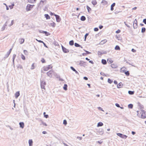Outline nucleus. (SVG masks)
<instances>
[{"label":"nucleus","instance_id":"f257e3e1","mask_svg":"<svg viewBox=\"0 0 146 146\" xmlns=\"http://www.w3.org/2000/svg\"><path fill=\"white\" fill-rule=\"evenodd\" d=\"M137 115L142 119L146 118V111L145 110L141 109L139 111H137Z\"/></svg>","mask_w":146,"mask_h":146},{"label":"nucleus","instance_id":"f03ea898","mask_svg":"<svg viewBox=\"0 0 146 146\" xmlns=\"http://www.w3.org/2000/svg\"><path fill=\"white\" fill-rule=\"evenodd\" d=\"M52 68V66L50 65L46 66H44L43 68V70L45 71H46Z\"/></svg>","mask_w":146,"mask_h":146},{"label":"nucleus","instance_id":"7ed1b4c3","mask_svg":"<svg viewBox=\"0 0 146 146\" xmlns=\"http://www.w3.org/2000/svg\"><path fill=\"white\" fill-rule=\"evenodd\" d=\"M117 135L119 136L121 138L123 139H126L127 136L125 135H123L120 133H117Z\"/></svg>","mask_w":146,"mask_h":146},{"label":"nucleus","instance_id":"20e7f679","mask_svg":"<svg viewBox=\"0 0 146 146\" xmlns=\"http://www.w3.org/2000/svg\"><path fill=\"white\" fill-rule=\"evenodd\" d=\"M33 5H31L30 4L27 5L26 7V9L27 11H30L31 9L33 8Z\"/></svg>","mask_w":146,"mask_h":146},{"label":"nucleus","instance_id":"39448f33","mask_svg":"<svg viewBox=\"0 0 146 146\" xmlns=\"http://www.w3.org/2000/svg\"><path fill=\"white\" fill-rule=\"evenodd\" d=\"M46 83L44 81H42L41 83V87L42 89L45 90V85Z\"/></svg>","mask_w":146,"mask_h":146},{"label":"nucleus","instance_id":"423d86ee","mask_svg":"<svg viewBox=\"0 0 146 146\" xmlns=\"http://www.w3.org/2000/svg\"><path fill=\"white\" fill-rule=\"evenodd\" d=\"M53 72L52 71L50 70L47 72V74L50 77H51L53 75Z\"/></svg>","mask_w":146,"mask_h":146},{"label":"nucleus","instance_id":"0eeeda50","mask_svg":"<svg viewBox=\"0 0 146 146\" xmlns=\"http://www.w3.org/2000/svg\"><path fill=\"white\" fill-rule=\"evenodd\" d=\"M55 16L56 17V21L58 22H60L61 20L60 17L57 15H55Z\"/></svg>","mask_w":146,"mask_h":146},{"label":"nucleus","instance_id":"6e6552de","mask_svg":"<svg viewBox=\"0 0 146 146\" xmlns=\"http://www.w3.org/2000/svg\"><path fill=\"white\" fill-rule=\"evenodd\" d=\"M12 50V48H11L9 50V51L8 52H7V54L5 55V57L6 58L8 57V56H9V55H10V54L11 53V52Z\"/></svg>","mask_w":146,"mask_h":146},{"label":"nucleus","instance_id":"1a4fd4ad","mask_svg":"<svg viewBox=\"0 0 146 146\" xmlns=\"http://www.w3.org/2000/svg\"><path fill=\"white\" fill-rule=\"evenodd\" d=\"M133 26L134 27H137V21L136 19H135L134 21Z\"/></svg>","mask_w":146,"mask_h":146},{"label":"nucleus","instance_id":"9d476101","mask_svg":"<svg viewBox=\"0 0 146 146\" xmlns=\"http://www.w3.org/2000/svg\"><path fill=\"white\" fill-rule=\"evenodd\" d=\"M20 127L22 128H23L24 126V124L23 122H20L19 123Z\"/></svg>","mask_w":146,"mask_h":146},{"label":"nucleus","instance_id":"9b49d317","mask_svg":"<svg viewBox=\"0 0 146 146\" xmlns=\"http://www.w3.org/2000/svg\"><path fill=\"white\" fill-rule=\"evenodd\" d=\"M20 95V93L19 92H16L15 94V97L16 98H17Z\"/></svg>","mask_w":146,"mask_h":146},{"label":"nucleus","instance_id":"f8f14e48","mask_svg":"<svg viewBox=\"0 0 146 146\" xmlns=\"http://www.w3.org/2000/svg\"><path fill=\"white\" fill-rule=\"evenodd\" d=\"M101 3L103 5H107L108 4V2L107 1L104 0H103L101 2Z\"/></svg>","mask_w":146,"mask_h":146},{"label":"nucleus","instance_id":"ddd939ff","mask_svg":"<svg viewBox=\"0 0 146 146\" xmlns=\"http://www.w3.org/2000/svg\"><path fill=\"white\" fill-rule=\"evenodd\" d=\"M123 86V84L122 83L120 82L117 85V87L118 88H120L122 87Z\"/></svg>","mask_w":146,"mask_h":146},{"label":"nucleus","instance_id":"4468645a","mask_svg":"<svg viewBox=\"0 0 146 146\" xmlns=\"http://www.w3.org/2000/svg\"><path fill=\"white\" fill-rule=\"evenodd\" d=\"M115 5V3H113L111 5V10L112 11L113 10V7Z\"/></svg>","mask_w":146,"mask_h":146},{"label":"nucleus","instance_id":"2eb2a0df","mask_svg":"<svg viewBox=\"0 0 146 146\" xmlns=\"http://www.w3.org/2000/svg\"><path fill=\"white\" fill-rule=\"evenodd\" d=\"M56 25V23L53 21L50 23V26L53 27H54Z\"/></svg>","mask_w":146,"mask_h":146},{"label":"nucleus","instance_id":"dca6fc26","mask_svg":"<svg viewBox=\"0 0 146 146\" xmlns=\"http://www.w3.org/2000/svg\"><path fill=\"white\" fill-rule=\"evenodd\" d=\"M62 50L65 53L68 52L69 51L65 48L62 47Z\"/></svg>","mask_w":146,"mask_h":146},{"label":"nucleus","instance_id":"f3484780","mask_svg":"<svg viewBox=\"0 0 146 146\" xmlns=\"http://www.w3.org/2000/svg\"><path fill=\"white\" fill-rule=\"evenodd\" d=\"M104 53L105 54V53H106L105 52V53H104L102 51H99L98 52V55L99 56H101L102 54Z\"/></svg>","mask_w":146,"mask_h":146},{"label":"nucleus","instance_id":"a211bd4d","mask_svg":"<svg viewBox=\"0 0 146 146\" xmlns=\"http://www.w3.org/2000/svg\"><path fill=\"white\" fill-rule=\"evenodd\" d=\"M111 66L113 68H115L117 67V65L114 64H111Z\"/></svg>","mask_w":146,"mask_h":146},{"label":"nucleus","instance_id":"6ab92c4d","mask_svg":"<svg viewBox=\"0 0 146 146\" xmlns=\"http://www.w3.org/2000/svg\"><path fill=\"white\" fill-rule=\"evenodd\" d=\"M29 146H32L33 145V142L32 139H30L29 140Z\"/></svg>","mask_w":146,"mask_h":146},{"label":"nucleus","instance_id":"aec40b11","mask_svg":"<svg viewBox=\"0 0 146 146\" xmlns=\"http://www.w3.org/2000/svg\"><path fill=\"white\" fill-rule=\"evenodd\" d=\"M92 3L94 5H95L97 3V2L96 0H92Z\"/></svg>","mask_w":146,"mask_h":146},{"label":"nucleus","instance_id":"412c9836","mask_svg":"<svg viewBox=\"0 0 146 146\" xmlns=\"http://www.w3.org/2000/svg\"><path fill=\"white\" fill-rule=\"evenodd\" d=\"M126 70V68L125 67H123L121 69V71L122 72H125Z\"/></svg>","mask_w":146,"mask_h":146},{"label":"nucleus","instance_id":"4be33fe9","mask_svg":"<svg viewBox=\"0 0 146 146\" xmlns=\"http://www.w3.org/2000/svg\"><path fill=\"white\" fill-rule=\"evenodd\" d=\"M115 49L116 50H120V48L119 46L117 45L115 47Z\"/></svg>","mask_w":146,"mask_h":146},{"label":"nucleus","instance_id":"5701e85b","mask_svg":"<svg viewBox=\"0 0 146 146\" xmlns=\"http://www.w3.org/2000/svg\"><path fill=\"white\" fill-rule=\"evenodd\" d=\"M70 68L72 70L75 72L76 73H78V72L73 67L71 66Z\"/></svg>","mask_w":146,"mask_h":146},{"label":"nucleus","instance_id":"b1692460","mask_svg":"<svg viewBox=\"0 0 146 146\" xmlns=\"http://www.w3.org/2000/svg\"><path fill=\"white\" fill-rule=\"evenodd\" d=\"M102 62L104 64H106L107 63L106 60L104 59H102Z\"/></svg>","mask_w":146,"mask_h":146},{"label":"nucleus","instance_id":"393cba45","mask_svg":"<svg viewBox=\"0 0 146 146\" xmlns=\"http://www.w3.org/2000/svg\"><path fill=\"white\" fill-rule=\"evenodd\" d=\"M103 125V123L101 122H100L98 123L97 127L102 126Z\"/></svg>","mask_w":146,"mask_h":146},{"label":"nucleus","instance_id":"a878e982","mask_svg":"<svg viewBox=\"0 0 146 146\" xmlns=\"http://www.w3.org/2000/svg\"><path fill=\"white\" fill-rule=\"evenodd\" d=\"M20 43L21 44H22L25 41L24 39V38H21L20 39Z\"/></svg>","mask_w":146,"mask_h":146},{"label":"nucleus","instance_id":"bb28decb","mask_svg":"<svg viewBox=\"0 0 146 146\" xmlns=\"http://www.w3.org/2000/svg\"><path fill=\"white\" fill-rule=\"evenodd\" d=\"M45 17L46 18V19H50V17L49 16V15L48 14H45L44 15Z\"/></svg>","mask_w":146,"mask_h":146},{"label":"nucleus","instance_id":"cd10ccee","mask_svg":"<svg viewBox=\"0 0 146 146\" xmlns=\"http://www.w3.org/2000/svg\"><path fill=\"white\" fill-rule=\"evenodd\" d=\"M67 85L66 84H65L63 87V89L64 90H67Z\"/></svg>","mask_w":146,"mask_h":146},{"label":"nucleus","instance_id":"c85d7f7f","mask_svg":"<svg viewBox=\"0 0 146 146\" xmlns=\"http://www.w3.org/2000/svg\"><path fill=\"white\" fill-rule=\"evenodd\" d=\"M81 20L82 21H84L86 20V18L84 16H82L81 17Z\"/></svg>","mask_w":146,"mask_h":146},{"label":"nucleus","instance_id":"c756f323","mask_svg":"<svg viewBox=\"0 0 146 146\" xmlns=\"http://www.w3.org/2000/svg\"><path fill=\"white\" fill-rule=\"evenodd\" d=\"M108 82L110 84L111 83H112V82H113L112 80H111L110 78H109L108 79Z\"/></svg>","mask_w":146,"mask_h":146},{"label":"nucleus","instance_id":"7c9ffc66","mask_svg":"<svg viewBox=\"0 0 146 146\" xmlns=\"http://www.w3.org/2000/svg\"><path fill=\"white\" fill-rule=\"evenodd\" d=\"M74 44V41L72 40L70 41L69 42V44L71 45H73Z\"/></svg>","mask_w":146,"mask_h":146},{"label":"nucleus","instance_id":"2f4dec72","mask_svg":"<svg viewBox=\"0 0 146 146\" xmlns=\"http://www.w3.org/2000/svg\"><path fill=\"white\" fill-rule=\"evenodd\" d=\"M23 51H24V54L25 55H27L28 54V52L27 50H24Z\"/></svg>","mask_w":146,"mask_h":146},{"label":"nucleus","instance_id":"473e14b6","mask_svg":"<svg viewBox=\"0 0 146 146\" xmlns=\"http://www.w3.org/2000/svg\"><path fill=\"white\" fill-rule=\"evenodd\" d=\"M41 62L43 63H45L46 62V61L44 58H41Z\"/></svg>","mask_w":146,"mask_h":146},{"label":"nucleus","instance_id":"72a5a7b5","mask_svg":"<svg viewBox=\"0 0 146 146\" xmlns=\"http://www.w3.org/2000/svg\"><path fill=\"white\" fill-rule=\"evenodd\" d=\"M21 58L23 60H25V56L23 54L21 55Z\"/></svg>","mask_w":146,"mask_h":146},{"label":"nucleus","instance_id":"f704fd0d","mask_svg":"<svg viewBox=\"0 0 146 146\" xmlns=\"http://www.w3.org/2000/svg\"><path fill=\"white\" fill-rule=\"evenodd\" d=\"M128 93L130 94L133 95L134 93V92L129 91H128Z\"/></svg>","mask_w":146,"mask_h":146},{"label":"nucleus","instance_id":"c9c22d12","mask_svg":"<svg viewBox=\"0 0 146 146\" xmlns=\"http://www.w3.org/2000/svg\"><path fill=\"white\" fill-rule=\"evenodd\" d=\"M145 31V28L144 27L142 28L141 29V32L142 33H144Z\"/></svg>","mask_w":146,"mask_h":146},{"label":"nucleus","instance_id":"e433bc0d","mask_svg":"<svg viewBox=\"0 0 146 146\" xmlns=\"http://www.w3.org/2000/svg\"><path fill=\"white\" fill-rule=\"evenodd\" d=\"M125 74H126V75L127 76H129V71H127V72H125Z\"/></svg>","mask_w":146,"mask_h":146},{"label":"nucleus","instance_id":"4c0bfd02","mask_svg":"<svg viewBox=\"0 0 146 146\" xmlns=\"http://www.w3.org/2000/svg\"><path fill=\"white\" fill-rule=\"evenodd\" d=\"M74 45L76 47H81V46L80 45L76 43H75Z\"/></svg>","mask_w":146,"mask_h":146},{"label":"nucleus","instance_id":"58836bf2","mask_svg":"<svg viewBox=\"0 0 146 146\" xmlns=\"http://www.w3.org/2000/svg\"><path fill=\"white\" fill-rule=\"evenodd\" d=\"M128 107L130 108H132L133 107V105L132 104H129L128 105Z\"/></svg>","mask_w":146,"mask_h":146},{"label":"nucleus","instance_id":"ea45409f","mask_svg":"<svg viewBox=\"0 0 146 146\" xmlns=\"http://www.w3.org/2000/svg\"><path fill=\"white\" fill-rule=\"evenodd\" d=\"M14 5V4H12V5H9V7H10V8L11 9H13Z\"/></svg>","mask_w":146,"mask_h":146},{"label":"nucleus","instance_id":"a19ab883","mask_svg":"<svg viewBox=\"0 0 146 146\" xmlns=\"http://www.w3.org/2000/svg\"><path fill=\"white\" fill-rule=\"evenodd\" d=\"M87 8L88 9V12H89L91 10V9L88 6H87Z\"/></svg>","mask_w":146,"mask_h":146},{"label":"nucleus","instance_id":"79ce46f5","mask_svg":"<svg viewBox=\"0 0 146 146\" xmlns=\"http://www.w3.org/2000/svg\"><path fill=\"white\" fill-rule=\"evenodd\" d=\"M45 113H46L45 112H44V117H45L46 118H47L48 117V115H46Z\"/></svg>","mask_w":146,"mask_h":146},{"label":"nucleus","instance_id":"37998d69","mask_svg":"<svg viewBox=\"0 0 146 146\" xmlns=\"http://www.w3.org/2000/svg\"><path fill=\"white\" fill-rule=\"evenodd\" d=\"M63 124L65 125H66L67 124V123L66 120H64L63 121Z\"/></svg>","mask_w":146,"mask_h":146},{"label":"nucleus","instance_id":"c03bdc74","mask_svg":"<svg viewBox=\"0 0 146 146\" xmlns=\"http://www.w3.org/2000/svg\"><path fill=\"white\" fill-rule=\"evenodd\" d=\"M88 35V33H86L85 35V36H84V37H85L84 40L85 41L86 40V38L87 36Z\"/></svg>","mask_w":146,"mask_h":146},{"label":"nucleus","instance_id":"a18cd8bd","mask_svg":"<svg viewBox=\"0 0 146 146\" xmlns=\"http://www.w3.org/2000/svg\"><path fill=\"white\" fill-rule=\"evenodd\" d=\"M16 54L13 55V62H14L15 59V57H16Z\"/></svg>","mask_w":146,"mask_h":146},{"label":"nucleus","instance_id":"49530a36","mask_svg":"<svg viewBox=\"0 0 146 146\" xmlns=\"http://www.w3.org/2000/svg\"><path fill=\"white\" fill-rule=\"evenodd\" d=\"M50 14L51 15H56L54 13H52V12H50Z\"/></svg>","mask_w":146,"mask_h":146},{"label":"nucleus","instance_id":"de8ad7c7","mask_svg":"<svg viewBox=\"0 0 146 146\" xmlns=\"http://www.w3.org/2000/svg\"><path fill=\"white\" fill-rule=\"evenodd\" d=\"M36 41H38V42H40V43H43V42H44L43 41H42L41 40H37V39H36Z\"/></svg>","mask_w":146,"mask_h":146},{"label":"nucleus","instance_id":"09e8293b","mask_svg":"<svg viewBox=\"0 0 146 146\" xmlns=\"http://www.w3.org/2000/svg\"><path fill=\"white\" fill-rule=\"evenodd\" d=\"M94 30L95 31H98V28H94Z\"/></svg>","mask_w":146,"mask_h":146},{"label":"nucleus","instance_id":"8fccbe9b","mask_svg":"<svg viewBox=\"0 0 146 146\" xmlns=\"http://www.w3.org/2000/svg\"><path fill=\"white\" fill-rule=\"evenodd\" d=\"M34 68V64H32V66H31V69H33Z\"/></svg>","mask_w":146,"mask_h":146},{"label":"nucleus","instance_id":"3c124183","mask_svg":"<svg viewBox=\"0 0 146 146\" xmlns=\"http://www.w3.org/2000/svg\"><path fill=\"white\" fill-rule=\"evenodd\" d=\"M120 30L118 29L116 31V33H120Z\"/></svg>","mask_w":146,"mask_h":146},{"label":"nucleus","instance_id":"603ef678","mask_svg":"<svg viewBox=\"0 0 146 146\" xmlns=\"http://www.w3.org/2000/svg\"><path fill=\"white\" fill-rule=\"evenodd\" d=\"M115 105L117 107H118V108L120 107V106L117 103H116L115 104Z\"/></svg>","mask_w":146,"mask_h":146},{"label":"nucleus","instance_id":"864d4df0","mask_svg":"<svg viewBox=\"0 0 146 146\" xmlns=\"http://www.w3.org/2000/svg\"><path fill=\"white\" fill-rule=\"evenodd\" d=\"M131 51L133 52H136V50L133 48L131 50Z\"/></svg>","mask_w":146,"mask_h":146},{"label":"nucleus","instance_id":"5fc2aeb1","mask_svg":"<svg viewBox=\"0 0 146 146\" xmlns=\"http://www.w3.org/2000/svg\"><path fill=\"white\" fill-rule=\"evenodd\" d=\"M143 22L145 24H146V19H144Z\"/></svg>","mask_w":146,"mask_h":146},{"label":"nucleus","instance_id":"6e6d98bb","mask_svg":"<svg viewBox=\"0 0 146 146\" xmlns=\"http://www.w3.org/2000/svg\"><path fill=\"white\" fill-rule=\"evenodd\" d=\"M42 123L43 125L44 126H46L47 125L46 124V123H44L43 122H42Z\"/></svg>","mask_w":146,"mask_h":146},{"label":"nucleus","instance_id":"4d7b16f0","mask_svg":"<svg viewBox=\"0 0 146 146\" xmlns=\"http://www.w3.org/2000/svg\"><path fill=\"white\" fill-rule=\"evenodd\" d=\"M29 2L30 3H31L33 2V0H28Z\"/></svg>","mask_w":146,"mask_h":146},{"label":"nucleus","instance_id":"13d9d810","mask_svg":"<svg viewBox=\"0 0 146 146\" xmlns=\"http://www.w3.org/2000/svg\"><path fill=\"white\" fill-rule=\"evenodd\" d=\"M97 143H99L100 144H101L102 143V142L101 141H97Z\"/></svg>","mask_w":146,"mask_h":146},{"label":"nucleus","instance_id":"bf43d9fd","mask_svg":"<svg viewBox=\"0 0 146 146\" xmlns=\"http://www.w3.org/2000/svg\"><path fill=\"white\" fill-rule=\"evenodd\" d=\"M77 138L79 139L80 140H81L82 139V137H77Z\"/></svg>","mask_w":146,"mask_h":146},{"label":"nucleus","instance_id":"052dcab7","mask_svg":"<svg viewBox=\"0 0 146 146\" xmlns=\"http://www.w3.org/2000/svg\"><path fill=\"white\" fill-rule=\"evenodd\" d=\"M85 51L86 52V53L87 54H91V52L88 51H86V50H85Z\"/></svg>","mask_w":146,"mask_h":146},{"label":"nucleus","instance_id":"680f3d73","mask_svg":"<svg viewBox=\"0 0 146 146\" xmlns=\"http://www.w3.org/2000/svg\"><path fill=\"white\" fill-rule=\"evenodd\" d=\"M99 27L100 29H101L103 28V26L102 25H100L99 26Z\"/></svg>","mask_w":146,"mask_h":146},{"label":"nucleus","instance_id":"e2e57ef3","mask_svg":"<svg viewBox=\"0 0 146 146\" xmlns=\"http://www.w3.org/2000/svg\"><path fill=\"white\" fill-rule=\"evenodd\" d=\"M114 83L115 84H117V82L116 81H114Z\"/></svg>","mask_w":146,"mask_h":146},{"label":"nucleus","instance_id":"0e129e2a","mask_svg":"<svg viewBox=\"0 0 146 146\" xmlns=\"http://www.w3.org/2000/svg\"><path fill=\"white\" fill-rule=\"evenodd\" d=\"M84 79H85L86 80H87L88 79V78L87 77H84Z\"/></svg>","mask_w":146,"mask_h":146},{"label":"nucleus","instance_id":"69168bd1","mask_svg":"<svg viewBox=\"0 0 146 146\" xmlns=\"http://www.w3.org/2000/svg\"><path fill=\"white\" fill-rule=\"evenodd\" d=\"M42 133H43L44 134H46L47 133V132L46 131H42Z\"/></svg>","mask_w":146,"mask_h":146},{"label":"nucleus","instance_id":"338daca9","mask_svg":"<svg viewBox=\"0 0 146 146\" xmlns=\"http://www.w3.org/2000/svg\"><path fill=\"white\" fill-rule=\"evenodd\" d=\"M14 23V21L13 20H12L11 21V25H12Z\"/></svg>","mask_w":146,"mask_h":146},{"label":"nucleus","instance_id":"774afa93","mask_svg":"<svg viewBox=\"0 0 146 146\" xmlns=\"http://www.w3.org/2000/svg\"><path fill=\"white\" fill-rule=\"evenodd\" d=\"M42 33H44L46 34H47L48 33L46 31H43Z\"/></svg>","mask_w":146,"mask_h":146}]
</instances>
